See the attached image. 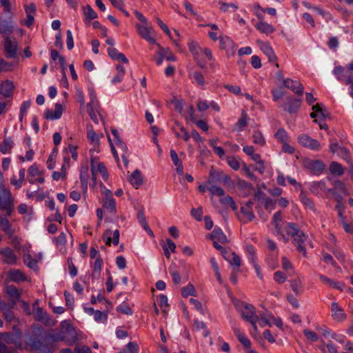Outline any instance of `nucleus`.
<instances>
[{"label": "nucleus", "instance_id": "obj_1", "mask_svg": "<svg viewBox=\"0 0 353 353\" xmlns=\"http://www.w3.org/2000/svg\"><path fill=\"white\" fill-rule=\"evenodd\" d=\"M285 230L291 236L292 243L296 247L297 250L306 256L305 243L307 241V236L294 223H287Z\"/></svg>", "mask_w": 353, "mask_h": 353}, {"label": "nucleus", "instance_id": "obj_2", "mask_svg": "<svg viewBox=\"0 0 353 353\" xmlns=\"http://www.w3.org/2000/svg\"><path fill=\"white\" fill-rule=\"evenodd\" d=\"M212 196L221 197L220 202L225 207L230 206L233 210H236L237 206L234 199L229 195H225V191L223 188L217 185H212L208 189Z\"/></svg>", "mask_w": 353, "mask_h": 353}, {"label": "nucleus", "instance_id": "obj_3", "mask_svg": "<svg viewBox=\"0 0 353 353\" xmlns=\"http://www.w3.org/2000/svg\"><path fill=\"white\" fill-rule=\"evenodd\" d=\"M28 348L32 351H40L43 353H52L48 343L45 340L43 341L37 336H30L26 342Z\"/></svg>", "mask_w": 353, "mask_h": 353}, {"label": "nucleus", "instance_id": "obj_4", "mask_svg": "<svg viewBox=\"0 0 353 353\" xmlns=\"http://www.w3.org/2000/svg\"><path fill=\"white\" fill-rule=\"evenodd\" d=\"M209 176L210 179L208 181V183L222 182L224 185H228V186L233 185V182L228 175L213 168L210 171Z\"/></svg>", "mask_w": 353, "mask_h": 353}, {"label": "nucleus", "instance_id": "obj_5", "mask_svg": "<svg viewBox=\"0 0 353 353\" xmlns=\"http://www.w3.org/2000/svg\"><path fill=\"white\" fill-rule=\"evenodd\" d=\"M303 165L316 174L321 173L325 168L323 163L321 161L312 160L308 158L303 159Z\"/></svg>", "mask_w": 353, "mask_h": 353}, {"label": "nucleus", "instance_id": "obj_6", "mask_svg": "<svg viewBox=\"0 0 353 353\" xmlns=\"http://www.w3.org/2000/svg\"><path fill=\"white\" fill-rule=\"evenodd\" d=\"M136 27L139 35L144 39L147 40L150 43H156L155 39L152 37L154 33V30L152 27L149 26L148 23L146 24H137Z\"/></svg>", "mask_w": 353, "mask_h": 353}, {"label": "nucleus", "instance_id": "obj_7", "mask_svg": "<svg viewBox=\"0 0 353 353\" xmlns=\"http://www.w3.org/2000/svg\"><path fill=\"white\" fill-rule=\"evenodd\" d=\"M299 143L303 147L308 148L312 150H319L321 144L316 139H312L307 134H301L298 139Z\"/></svg>", "mask_w": 353, "mask_h": 353}, {"label": "nucleus", "instance_id": "obj_8", "mask_svg": "<svg viewBox=\"0 0 353 353\" xmlns=\"http://www.w3.org/2000/svg\"><path fill=\"white\" fill-rule=\"evenodd\" d=\"M18 45L16 41H12L9 37L5 38L4 49L6 57L8 59L15 58Z\"/></svg>", "mask_w": 353, "mask_h": 353}, {"label": "nucleus", "instance_id": "obj_9", "mask_svg": "<svg viewBox=\"0 0 353 353\" xmlns=\"http://www.w3.org/2000/svg\"><path fill=\"white\" fill-rule=\"evenodd\" d=\"M283 85L299 96L303 94V86L300 81L287 79L283 80Z\"/></svg>", "mask_w": 353, "mask_h": 353}, {"label": "nucleus", "instance_id": "obj_10", "mask_svg": "<svg viewBox=\"0 0 353 353\" xmlns=\"http://www.w3.org/2000/svg\"><path fill=\"white\" fill-rule=\"evenodd\" d=\"M332 316L336 321L341 322L344 321L347 316L342 307L336 302L331 304Z\"/></svg>", "mask_w": 353, "mask_h": 353}, {"label": "nucleus", "instance_id": "obj_11", "mask_svg": "<svg viewBox=\"0 0 353 353\" xmlns=\"http://www.w3.org/2000/svg\"><path fill=\"white\" fill-rule=\"evenodd\" d=\"M63 108L60 103H56L54 110H46L44 112V117L46 119L54 120L59 119L63 113Z\"/></svg>", "mask_w": 353, "mask_h": 353}, {"label": "nucleus", "instance_id": "obj_12", "mask_svg": "<svg viewBox=\"0 0 353 353\" xmlns=\"http://www.w3.org/2000/svg\"><path fill=\"white\" fill-rule=\"evenodd\" d=\"M2 254L3 261L8 265H14L17 263V256L10 248H6L0 251Z\"/></svg>", "mask_w": 353, "mask_h": 353}, {"label": "nucleus", "instance_id": "obj_13", "mask_svg": "<svg viewBox=\"0 0 353 353\" xmlns=\"http://www.w3.org/2000/svg\"><path fill=\"white\" fill-rule=\"evenodd\" d=\"M208 237L213 241H219L221 243H228V240L225 234L223 233L222 230L219 228H215L211 234L208 235Z\"/></svg>", "mask_w": 353, "mask_h": 353}, {"label": "nucleus", "instance_id": "obj_14", "mask_svg": "<svg viewBox=\"0 0 353 353\" xmlns=\"http://www.w3.org/2000/svg\"><path fill=\"white\" fill-rule=\"evenodd\" d=\"M14 85L9 80L4 81L0 84V94L4 97H10L13 94Z\"/></svg>", "mask_w": 353, "mask_h": 353}, {"label": "nucleus", "instance_id": "obj_15", "mask_svg": "<svg viewBox=\"0 0 353 353\" xmlns=\"http://www.w3.org/2000/svg\"><path fill=\"white\" fill-rule=\"evenodd\" d=\"M241 216H239V219L243 223L252 221L255 217L252 208H249V207L242 206L241 208Z\"/></svg>", "mask_w": 353, "mask_h": 353}, {"label": "nucleus", "instance_id": "obj_16", "mask_svg": "<svg viewBox=\"0 0 353 353\" xmlns=\"http://www.w3.org/2000/svg\"><path fill=\"white\" fill-rule=\"evenodd\" d=\"M254 26L259 32L266 35H269L275 31V28L272 25L263 21V19L259 20Z\"/></svg>", "mask_w": 353, "mask_h": 353}, {"label": "nucleus", "instance_id": "obj_17", "mask_svg": "<svg viewBox=\"0 0 353 353\" xmlns=\"http://www.w3.org/2000/svg\"><path fill=\"white\" fill-rule=\"evenodd\" d=\"M286 101L289 107L288 109L285 108L284 110H287L290 114L295 112L301 106V100L299 99L288 97H287Z\"/></svg>", "mask_w": 353, "mask_h": 353}, {"label": "nucleus", "instance_id": "obj_18", "mask_svg": "<svg viewBox=\"0 0 353 353\" xmlns=\"http://www.w3.org/2000/svg\"><path fill=\"white\" fill-rule=\"evenodd\" d=\"M0 227L8 237L12 236L15 232L14 229L12 228V225L6 217H1Z\"/></svg>", "mask_w": 353, "mask_h": 353}, {"label": "nucleus", "instance_id": "obj_19", "mask_svg": "<svg viewBox=\"0 0 353 353\" xmlns=\"http://www.w3.org/2000/svg\"><path fill=\"white\" fill-rule=\"evenodd\" d=\"M65 340V336L61 332L54 334H49L45 336V341L48 343L49 345H52L56 342L63 341Z\"/></svg>", "mask_w": 353, "mask_h": 353}, {"label": "nucleus", "instance_id": "obj_20", "mask_svg": "<svg viewBox=\"0 0 353 353\" xmlns=\"http://www.w3.org/2000/svg\"><path fill=\"white\" fill-rule=\"evenodd\" d=\"M233 331L235 336L238 338L239 341L244 346L245 348H250L251 347L250 341L240 331L239 328L234 326Z\"/></svg>", "mask_w": 353, "mask_h": 353}, {"label": "nucleus", "instance_id": "obj_21", "mask_svg": "<svg viewBox=\"0 0 353 353\" xmlns=\"http://www.w3.org/2000/svg\"><path fill=\"white\" fill-rule=\"evenodd\" d=\"M248 125V116L245 110L241 111V116L239 121L234 124L233 130L237 132H241Z\"/></svg>", "mask_w": 353, "mask_h": 353}, {"label": "nucleus", "instance_id": "obj_22", "mask_svg": "<svg viewBox=\"0 0 353 353\" xmlns=\"http://www.w3.org/2000/svg\"><path fill=\"white\" fill-rule=\"evenodd\" d=\"M108 55L114 60L121 61L123 63H128V59L124 54L119 52L116 48H110L108 50Z\"/></svg>", "mask_w": 353, "mask_h": 353}, {"label": "nucleus", "instance_id": "obj_23", "mask_svg": "<svg viewBox=\"0 0 353 353\" xmlns=\"http://www.w3.org/2000/svg\"><path fill=\"white\" fill-rule=\"evenodd\" d=\"M236 307L239 312L241 313L242 317L243 313L245 314H250L252 311L254 313H256L255 307L251 304H248L244 302H239L236 304Z\"/></svg>", "mask_w": 353, "mask_h": 353}, {"label": "nucleus", "instance_id": "obj_24", "mask_svg": "<svg viewBox=\"0 0 353 353\" xmlns=\"http://www.w3.org/2000/svg\"><path fill=\"white\" fill-rule=\"evenodd\" d=\"M83 14L85 16V22L87 24H89L92 20L97 18V14L90 5H87L86 6L83 7Z\"/></svg>", "mask_w": 353, "mask_h": 353}, {"label": "nucleus", "instance_id": "obj_25", "mask_svg": "<svg viewBox=\"0 0 353 353\" xmlns=\"http://www.w3.org/2000/svg\"><path fill=\"white\" fill-rule=\"evenodd\" d=\"M262 51L267 55L268 57L269 61L274 62L276 61L277 58L274 54V52L270 45L268 43H263L261 47Z\"/></svg>", "mask_w": 353, "mask_h": 353}, {"label": "nucleus", "instance_id": "obj_26", "mask_svg": "<svg viewBox=\"0 0 353 353\" xmlns=\"http://www.w3.org/2000/svg\"><path fill=\"white\" fill-rule=\"evenodd\" d=\"M8 276L12 281L19 283L26 279V276L19 270H12L8 272Z\"/></svg>", "mask_w": 353, "mask_h": 353}, {"label": "nucleus", "instance_id": "obj_27", "mask_svg": "<svg viewBox=\"0 0 353 353\" xmlns=\"http://www.w3.org/2000/svg\"><path fill=\"white\" fill-rule=\"evenodd\" d=\"M89 175H88V167L83 166L81 168L80 171V180L81 183V186L83 191H86L88 188V181Z\"/></svg>", "mask_w": 353, "mask_h": 353}, {"label": "nucleus", "instance_id": "obj_28", "mask_svg": "<svg viewBox=\"0 0 353 353\" xmlns=\"http://www.w3.org/2000/svg\"><path fill=\"white\" fill-rule=\"evenodd\" d=\"M130 182L136 188H138L140 185L143 184V179L141 176V174L139 170H136L135 171L133 172L130 178Z\"/></svg>", "mask_w": 353, "mask_h": 353}, {"label": "nucleus", "instance_id": "obj_29", "mask_svg": "<svg viewBox=\"0 0 353 353\" xmlns=\"http://www.w3.org/2000/svg\"><path fill=\"white\" fill-rule=\"evenodd\" d=\"M243 319L246 321L251 323L253 327V329L255 332H257V326L256 323L259 321V316L256 313H254L252 311L250 314H243Z\"/></svg>", "mask_w": 353, "mask_h": 353}, {"label": "nucleus", "instance_id": "obj_30", "mask_svg": "<svg viewBox=\"0 0 353 353\" xmlns=\"http://www.w3.org/2000/svg\"><path fill=\"white\" fill-rule=\"evenodd\" d=\"M300 200L306 208H309L314 212L316 211L314 202L307 196L303 191L301 192Z\"/></svg>", "mask_w": 353, "mask_h": 353}, {"label": "nucleus", "instance_id": "obj_31", "mask_svg": "<svg viewBox=\"0 0 353 353\" xmlns=\"http://www.w3.org/2000/svg\"><path fill=\"white\" fill-rule=\"evenodd\" d=\"M281 221L282 214L281 211H279L274 214L272 220V223L274 225L277 234L283 235L281 226L280 225V223L281 222Z\"/></svg>", "mask_w": 353, "mask_h": 353}, {"label": "nucleus", "instance_id": "obj_32", "mask_svg": "<svg viewBox=\"0 0 353 353\" xmlns=\"http://www.w3.org/2000/svg\"><path fill=\"white\" fill-rule=\"evenodd\" d=\"M13 147V141L10 137H7L0 143V151L6 154L10 151Z\"/></svg>", "mask_w": 353, "mask_h": 353}, {"label": "nucleus", "instance_id": "obj_33", "mask_svg": "<svg viewBox=\"0 0 353 353\" xmlns=\"http://www.w3.org/2000/svg\"><path fill=\"white\" fill-rule=\"evenodd\" d=\"M312 110H316L318 117H319L321 121H325L327 118H330V113L325 108H323L319 103L313 105Z\"/></svg>", "mask_w": 353, "mask_h": 353}, {"label": "nucleus", "instance_id": "obj_34", "mask_svg": "<svg viewBox=\"0 0 353 353\" xmlns=\"http://www.w3.org/2000/svg\"><path fill=\"white\" fill-rule=\"evenodd\" d=\"M329 169L332 174L337 176H341L344 172L342 165L336 161H333L330 163Z\"/></svg>", "mask_w": 353, "mask_h": 353}, {"label": "nucleus", "instance_id": "obj_35", "mask_svg": "<svg viewBox=\"0 0 353 353\" xmlns=\"http://www.w3.org/2000/svg\"><path fill=\"white\" fill-rule=\"evenodd\" d=\"M26 170L24 168H21L19 170V179L17 180L14 177L11 179V183L15 186L16 189H19L21 187L22 183L25 179Z\"/></svg>", "mask_w": 353, "mask_h": 353}, {"label": "nucleus", "instance_id": "obj_36", "mask_svg": "<svg viewBox=\"0 0 353 353\" xmlns=\"http://www.w3.org/2000/svg\"><path fill=\"white\" fill-rule=\"evenodd\" d=\"M181 295L183 297H188V296H195L196 295V292L194 285L189 283L185 287L182 288Z\"/></svg>", "mask_w": 353, "mask_h": 353}, {"label": "nucleus", "instance_id": "obj_37", "mask_svg": "<svg viewBox=\"0 0 353 353\" xmlns=\"http://www.w3.org/2000/svg\"><path fill=\"white\" fill-rule=\"evenodd\" d=\"M12 26H11L8 21H3L0 22V32L2 34L8 37V35L12 34Z\"/></svg>", "mask_w": 353, "mask_h": 353}, {"label": "nucleus", "instance_id": "obj_38", "mask_svg": "<svg viewBox=\"0 0 353 353\" xmlns=\"http://www.w3.org/2000/svg\"><path fill=\"white\" fill-rule=\"evenodd\" d=\"M103 207L109 210L111 213L116 212V204L115 201L113 198L105 199Z\"/></svg>", "mask_w": 353, "mask_h": 353}, {"label": "nucleus", "instance_id": "obj_39", "mask_svg": "<svg viewBox=\"0 0 353 353\" xmlns=\"http://www.w3.org/2000/svg\"><path fill=\"white\" fill-rule=\"evenodd\" d=\"M110 308H107V310L103 312H101L100 310H96L94 313V318L96 321H103L105 322L108 319V312H109Z\"/></svg>", "mask_w": 353, "mask_h": 353}, {"label": "nucleus", "instance_id": "obj_40", "mask_svg": "<svg viewBox=\"0 0 353 353\" xmlns=\"http://www.w3.org/2000/svg\"><path fill=\"white\" fill-rule=\"evenodd\" d=\"M6 293L10 298L20 299L21 294L17 288L13 285H8L6 287Z\"/></svg>", "mask_w": 353, "mask_h": 353}, {"label": "nucleus", "instance_id": "obj_41", "mask_svg": "<svg viewBox=\"0 0 353 353\" xmlns=\"http://www.w3.org/2000/svg\"><path fill=\"white\" fill-rule=\"evenodd\" d=\"M253 142L255 144L259 145L261 146L264 145L265 143V140L262 133L259 131H254L252 135Z\"/></svg>", "mask_w": 353, "mask_h": 353}, {"label": "nucleus", "instance_id": "obj_42", "mask_svg": "<svg viewBox=\"0 0 353 353\" xmlns=\"http://www.w3.org/2000/svg\"><path fill=\"white\" fill-rule=\"evenodd\" d=\"M334 188H332V190H334V191H336L340 193H343V194H344L345 196H347L349 194L344 183L342 181H341L339 180H336L334 183Z\"/></svg>", "mask_w": 353, "mask_h": 353}, {"label": "nucleus", "instance_id": "obj_43", "mask_svg": "<svg viewBox=\"0 0 353 353\" xmlns=\"http://www.w3.org/2000/svg\"><path fill=\"white\" fill-rule=\"evenodd\" d=\"M24 263L28 265V268L32 270L37 269V260L32 258L30 254H27L23 258Z\"/></svg>", "mask_w": 353, "mask_h": 353}, {"label": "nucleus", "instance_id": "obj_44", "mask_svg": "<svg viewBox=\"0 0 353 353\" xmlns=\"http://www.w3.org/2000/svg\"><path fill=\"white\" fill-rule=\"evenodd\" d=\"M189 50L194 56V59H196L199 54V50H201L198 43L195 41H190L188 43Z\"/></svg>", "mask_w": 353, "mask_h": 353}, {"label": "nucleus", "instance_id": "obj_45", "mask_svg": "<svg viewBox=\"0 0 353 353\" xmlns=\"http://www.w3.org/2000/svg\"><path fill=\"white\" fill-rule=\"evenodd\" d=\"M290 287L292 291L296 294H300V288L301 287V281L299 277L290 281Z\"/></svg>", "mask_w": 353, "mask_h": 353}, {"label": "nucleus", "instance_id": "obj_46", "mask_svg": "<svg viewBox=\"0 0 353 353\" xmlns=\"http://www.w3.org/2000/svg\"><path fill=\"white\" fill-rule=\"evenodd\" d=\"M113 243L114 245H117L119 243V231L118 230H116L113 232V239L110 236H108L106 239V245L108 246L111 245V243Z\"/></svg>", "mask_w": 353, "mask_h": 353}, {"label": "nucleus", "instance_id": "obj_47", "mask_svg": "<svg viewBox=\"0 0 353 353\" xmlns=\"http://www.w3.org/2000/svg\"><path fill=\"white\" fill-rule=\"evenodd\" d=\"M275 137L277 139V140L281 142L282 143L288 141V134L283 128L279 129L276 133L275 134Z\"/></svg>", "mask_w": 353, "mask_h": 353}, {"label": "nucleus", "instance_id": "obj_48", "mask_svg": "<svg viewBox=\"0 0 353 353\" xmlns=\"http://www.w3.org/2000/svg\"><path fill=\"white\" fill-rule=\"evenodd\" d=\"M137 219L139 223L145 230H150V227L147 223L144 213L143 210H140L137 213Z\"/></svg>", "mask_w": 353, "mask_h": 353}, {"label": "nucleus", "instance_id": "obj_49", "mask_svg": "<svg viewBox=\"0 0 353 353\" xmlns=\"http://www.w3.org/2000/svg\"><path fill=\"white\" fill-rule=\"evenodd\" d=\"M220 48L221 49H226L232 45V41L226 36H220L219 37Z\"/></svg>", "mask_w": 353, "mask_h": 353}, {"label": "nucleus", "instance_id": "obj_50", "mask_svg": "<svg viewBox=\"0 0 353 353\" xmlns=\"http://www.w3.org/2000/svg\"><path fill=\"white\" fill-rule=\"evenodd\" d=\"M231 256H232V259H230V254L228 255V260H227L231 265H235L236 266L237 269L239 270V268L241 266V259L240 257L235 253L232 252L231 254Z\"/></svg>", "mask_w": 353, "mask_h": 353}, {"label": "nucleus", "instance_id": "obj_51", "mask_svg": "<svg viewBox=\"0 0 353 353\" xmlns=\"http://www.w3.org/2000/svg\"><path fill=\"white\" fill-rule=\"evenodd\" d=\"M227 163L234 170H238L240 168L239 161L235 157H228Z\"/></svg>", "mask_w": 353, "mask_h": 353}, {"label": "nucleus", "instance_id": "obj_52", "mask_svg": "<svg viewBox=\"0 0 353 353\" xmlns=\"http://www.w3.org/2000/svg\"><path fill=\"white\" fill-rule=\"evenodd\" d=\"M102 264H103V260H102L101 257L100 256H99L96 259L94 263L93 274H97L98 275L100 274Z\"/></svg>", "mask_w": 353, "mask_h": 353}, {"label": "nucleus", "instance_id": "obj_53", "mask_svg": "<svg viewBox=\"0 0 353 353\" xmlns=\"http://www.w3.org/2000/svg\"><path fill=\"white\" fill-rule=\"evenodd\" d=\"M237 186L239 189L245 190L248 192H250L254 189L253 185L244 180H239L237 182Z\"/></svg>", "mask_w": 353, "mask_h": 353}, {"label": "nucleus", "instance_id": "obj_54", "mask_svg": "<svg viewBox=\"0 0 353 353\" xmlns=\"http://www.w3.org/2000/svg\"><path fill=\"white\" fill-rule=\"evenodd\" d=\"M273 100L274 101H278L285 95V91L282 87H279L277 89H274L272 91Z\"/></svg>", "mask_w": 353, "mask_h": 353}, {"label": "nucleus", "instance_id": "obj_55", "mask_svg": "<svg viewBox=\"0 0 353 353\" xmlns=\"http://www.w3.org/2000/svg\"><path fill=\"white\" fill-rule=\"evenodd\" d=\"M87 137H88V139L93 143H95V144L99 143V140L98 136L97 135V134L95 133V132L94 131L92 128L88 130Z\"/></svg>", "mask_w": 353, "mask_h": 353}, {"label": "nucleus", "instance_id": "obj_56", "mask_svg": "<svg viewBox=\"0 0 353 353\" xmlns=\"http://www.w3.org/2000/svg\"><path fill=\"white\" fill-rule=\"evenodd\" d=\"M117 310L126 315H132L133 312L127 304H122L117 307Z\"/></svg>", "mask_w": 353, "mask_h": 353}, {"label": "nucleus", "instance_id": "obj_57", "mask_svg": "<svg viewBox=\"0 0 353 353\" xmlns=\"http://www.w3.org/2000/svg\"><path fill=\"white\" fill-rule=\"evenodd\" d=\"M268 313H265L264 312H259V314L258 315L259 316V319H261L263 322V324H261V325L263 327L264 325H269V326H271V324H270V321L271 320V319H270V317L268 316Z\"/></svg>", "mask_w": 353, "mask_h": 353}, {"label": "nucleus", "instance_id": "obj_58", "mask_svg": "<svg viewBox=\"0 0 353 353\" xmlns=\"http://www.w3.org/2000/svg\"><path fill=\"white\" fill-rule=\"evenodd\" d=\"M97 170L99 172H100L103 179L105 181H106L108 178V171H107V169H106L105 165L103 163H99L97 165Z\"/></svg>", "mask_w": 353, "mask_h": 353}, {"label": "nucleus", "instance_id": "obj_59", "mask_svg": "<svg viewBox=\"0 0 353 353\" xmlns=\"http://www.w3.org/2000/svg\"><path fill=\"white\" fill-rule=\"evenodd\" d=\"M43 172H40L37 165H32L28 169V176L34 177L37 175H42Z\"/></svg>", "mask_w": 353, "mask_h": 353}, {"label": "nucleus", "instance_id": "obj_60", "mask_svg": "<svg viewBox=\"0 0 353 353\" xmlns=\"http://www.w3.org/2000/svg\"><path fill=\"white\" fill-rule=\"evenodd\" d=\"M192 77L199 85H204L205 79L201 72L196 71L192 74Z\"/></svg>", "mask_w": 353, "mask_h": 353}, {"label": "nucleus", "instance_id": "obj_61", "mask_svg": "<svg viewBox=\"0 0 353 353\" xmlns=\"http://www.w3.org/2000/svg\"><path fill=\"white\" fill-rule=\"evenodd\" d=\"M160 50L163 53V57H165L168 61H175L176 58L173 54L170 51L168 48H163L160 47Z\"/></svg>", "mask_w": 353, "mask_h": 353}, {"label": "nucleus", "instance_id": "obj_62", "mask_svg": "<svg viewBox=\"0 0 353 353\" xmlns=\"http://www.w3.org/2000/svg\"><path fill=\"white\" fill-rule=\"evenodd\" d=\"M274 279L278 283H283L286 280V276L281 271H277L274 274Z\"/></svg>", "mask_w": 353, "mask_h": 353}, {"label": "nucleus", "instance_id": "obj_63", "mask_svg": "<svg viewBox=\"0 0 353 353\" xmlns=\"http://www.w3.org/2000/svg\"><path fill=\"white\" fill-rule=\"evenodd\" d=\"M30 104H31L30 101H24L21 104V108H20V117H19V119L21 121H22L23 117L24 114H26L27 110L30 108Z\"/></svg>", "mask_w": 353, "mask_h": 353}, {"label": "nucleus", "instance_id": "obj_64", "mask_svg": "<svg viewBox=\"0 0 353 353\" xmlns=\"http://www.w3.org/2000/svg\"><path fill=\"white\" fill-rule=\"evenodd\" d=\"M138 345L134 342H130L126 347L125 353H138Z\"/></svg>", "mask_w": 353, "mask_h": 353}]
</instances>
